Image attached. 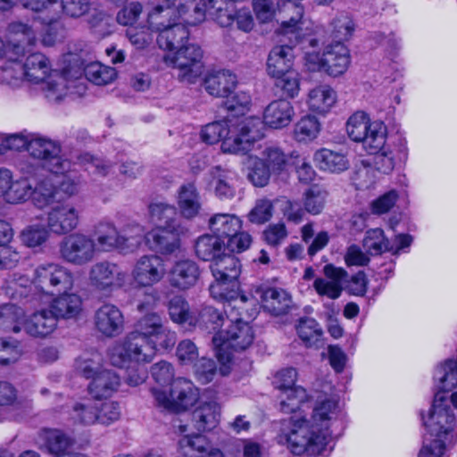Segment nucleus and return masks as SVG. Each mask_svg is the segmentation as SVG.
<instances>
[{
	"instance_id": "f257e3e1",
	"label": "nucleus",
	"mask_w": 457,
	"mask_h": 457,
	"mask_svg": "<svg viewBox=\"0 0 457 457\" xmlns=\"http://www.w3.org/2000/svg\"><path fill=\"white\" fill-rule=\"evenodd\" d=\"M278 401L281 411L293 413L281 430L280 441L295 455L321 454L331 438L330 427L339 415L337 401L327 397L318 400L309 420L299 412L308 401L303 387L296 386L278 393Z\"/></svg>"
},
{
	"instance_id": "f03ea898",
	"label": "nucleus",
	"mask_w": 457,
	"mask_h": 457,
	"mask_svg": "<svg viewBox=\"0 0 457 457\" xmlns=\"http://www.w3.org/2000/svg\"><path fill=\"white\" fill-rule=\"evenodd\" d=\"M176 341V332L165 326L161 315L149 312L137 320L132 332L109 348L108 358L112 365L127 370L128 384L136 386L145 381V365L157 349H171Z\"/></svg>"
},
{
	"instance_id": "7ed1b4c3",
	"label": "nucleus",
	"mask_w": 457,
	"mask_h": 457,
	"mask_svg": "<svg viewBox=\"0 0 457 457\" xmlns=\"http://www.w3.org/2000/svg\"><path fill=\"white\" fill-rule=\"evenodd\" d=\"M21 40L10 45L6 51V62L2 69L1 81L11 87H20L24 82L38 86L46 97L58 102L68 94H80V83L68 79L71 69L62 72L52 70L49 59L42 53H30Z\"/></svg>"
},
{
	"instance_id": "20e7f679",
	"label": "nucleus",
	"mask_w": 457,
	"mask_h": 457,
	"mask_svg": "<svg viewBox=\"0 0 457 457\" xmlns=\"http://www.w3.org/2000/svg\"><path fill=\"white\" fill-rule=\"evenodd\" d=\"M284 6L287 11H293L295 15L283 23L281 31L285 35L295 34V40L291 37L289 40L301 46L304 68L309 71H325L334 77L345 72L350 64L348 48L343 43L336 42L326 46L320 51L322 43L317 32L302 19L303 7L292 1H287Z\"/></svg>"
},
{
	"instance_id": "39448f33",
	"label": "nucleus",
	"mask_w": 457,
	"mask_h": 457,
	"mask_svg": "<svg viewBox=\"0 0 457 457\" xmlns=\"http://www.w3.org/2000/svg\"><path fill=\"white\" fill-rule=\"evenodd\" d=\"M262 122L259 118L248 117L234 121H214L201 129V139L209 145L221 142V150L228 154H248L262 138Z\"/></svg>"
},
{
	"instance_id": "423d86ee",
	"label": "nucleus",
	"mask_w": 457,
	"mask_h": 457,
	"mask_svg": "<svg viewBox=\"0 0 457 457\" xmlns=\"http://www.w3.org/2000/svg\"><path fill=\"white\" fill-rule=\"evenodd\" d=\"M216 318L209 320V328L214 332L212 343L216 349V356L220 364V373L228 375L234 365L233 356L229 350L242 352L248 348L253 341L254 335L252 327L240 319L229 318L222 320L219 324L213 321Z\"/></svg>"
},
{
	"instance_id": "0eeeda50",
	"label": "nucleus",
	"mask_w": 457,
	"mask_h": 457,
	"mask_svg": "<svg viewBox=\"0 0 457 457\" xmlns=\"http://www.w3.org/2000/svg\"><path fill=\"white\" fill-rule=\"evenodd\" d=\"M149 220L155 227L145 236L149 248L163 254L175 252L182 231L176 208L162 202L153 203L149 206Z\"/></svg>"
},
{
	"instance_id": "6e6552de",
	"label": "nucleus",
	"mask_w": 457,
	"mask_h": 457,
	"mask_svg": "<svg viewBox=\"0 0 457 457\" xmlns=\"http://www.w3.org/2000/svg\"><path fill=\"white\" fill-rule=\"evenodd\" d=\"M0 327L5 331H24L33 337H46L57 327L56 317L49 309H42L27 317L24 311L12 303L0 307Z\"/></svg>"
},
{
	"instance_id": "1a4fd4ad",
	"label": "nucleus",
	"mask_w": 457,
	"mask_h": 457,
	"mask_svg": "<svg viewBox=\"0 0 457 457\" xmlns=\"http://www.w3.org/2000/svg\"><path fill=\"white\" fill-rule=\"evenodd\" d=\"M420 417L429 439L454 445L457 438L455 415L444 395L436 393L431 406L427 411H421Z\"/></svg>"
},
{
	"instance_id": "9d476101",
	"label": "nucleus",
	"mask_w": 457,
	"mask_h": 457,
	"mask_svg": "<svg viewBox=\"0 0 457 457\" xmlns=\"http://www.w3.org/2000/svg\"><path fill=\"white\" fill-rule=\"evenodd\" d=\"M346 132L353 141L361 143L368 154L378 153L386 145V126L379 120H370L363 111H357L348 118Z\"/></svg>"
},
{
	"instance_id": "9b49d317",
	"label": "nucleus",
	"mask_w": 457,
	"mask_h": 457,
	"mask_svg": "<svg viewBox=\"0 0 457 457\" xmlns=\"http://www.w3.org/2000/svg\"><path fill=\"white\" fill-rule=\"evenodd\" d=\"M214 281L210 286L211 295L216 300H234L235 306L245 298L237 296V278L240 274L239 261L233 255L221 254L210 265Z\"/></svg>"
},
{
	"instance_id": "f8f14e48",
	"label": "nucleus",
	"mask_w": 457,
	"mask_h": 457,
	"mask_svg": "<svg viewBox=\"0 0 457 457\" xmlns=\"http://www.w3.org/2000/svg\"><path fill=\"white\" fill-rule=\"evenodd\" d=\"M31 284L35 293L53 295L61 291L71 290L74 287V275L71 270L59 263H41L33 270Z\"/></svg>"
},
{
	"instance_id": "ddd939ff",
	"label": "nucleus",
	"mask_w": 457,
	"mask_h": 457,
	"mask_svg": "<svg viewBox=\"0 0 457 457\" xmlns=\"http://www.w3.org/2000/svg\"><path fill=\"white\" fill-rule=\"evenodd\" d=\"M202 56V50L197 45L187 42L175 51L168 52L163 60L167 66L178 71L180 81L194 83L204 71Z\"/></svg>"
},
{
	"instance_id": "4468645a",
	"label": "nucleus",
	"mask_w": 457,
	"mask_h": 457,
	"mask_svg": "<svg viewBox=\"0 0 457 457\" xmlns=\"http://www.w3.org/2000/svg\"><path fill=\"white\" fill-rule=\"evenodd\" d=\"M156 404L171 411H185L199 399L198 389L187 379L178 378L168 390L152 388Z\"/></svg>"
},
{
	"instance_id": "2eb2a0df",
	"label": "nucleus",
	"mask_w": 457,
	"mask_h": 457,
	"mask_svg": "<svg viewBox=\"0 0 457 457\" xmlns=\"http://www.w3.org/2000/svg\"><path fill=\"white\" fill-rule=\"evenodd\" d=\"M127 272L117 263L101 261L88 270V285L98 294L110 296L125 286Z\"/></svg>"
},
{
	"instance_id": "dca6fc26",
	"label": "nucleus",
	"mask_w": 457,
	"mask_h": 457,
	"mask_svg": "<svg viewBox=\"0 0 457 457\" xmlns=\"http://www.w3.org/2000/svg\"><path fill=\"white\" fill-rule=\"evenodd\" d=\"M23 7L39 13L43 23L51 24L65 13L80 17L88 10L89 0H21Z\"/></svg>"
},
{
	"instance_id": "f3484780",
	"label": "nucleus",
	"mask_w": 457,
	"mask_h": 457,
	"mask_svg": "<svg viewBox=\"0 0 457 457\" xmlns=\"http://www.w3.org/2000/svg\"><path fill=\"white\" fill-rule=\"evenodd\" d=\"M75 158V162L71 161V170L64 173H54V175H62V180L55 181L54 183L58 190H61L68 196L74 195L79 191L80 178L77 174L75 169L76 165H80L84 167L88 173L98 176H106L112 169V165L109 162L94 157L88 154H77Z\"/></svg>"
},
{
	"instance_id": "a211bd4d",
	"label": "nucleus",
	"mask_w": 457,
	"mask_h": 457,
	"mask_svg": "<svg viewBox=\"0 0 457 457\" xmlns=\"http://www.w3.org/2000/svg\"><path fill=\"white\" fill-rule=\"evenodd\" d=\"M28 152L42 161V165L51 173H64L71 170V161L61 154L60 145L46 137L29 134Z\"/></svg>"
},
{
	"instance_id": "6ab92c4d",
	"label": "nucleus",
	"mask_w": 457,
	"mask_h": 457,
	"mask_svg": "<svg viewBox=\"0 0 457 457\" xmlns=\"http://www.w3.org/2000/svg\"><path fill=\"white\" fill-rule=\"evenodd\" d=\"M97 253L96 244L90 236L77 232L65 237L60 244V255L68 263L83 266Z\"/></svg>"
},
{
	"instance_id": "aec40b11",
	"label": "nucleus",
	"mask_w": 457,
	"mask_h": 457,
	"mask_svg": "<svg viewBox=\"0 0 457 457\" xmlns=\"http://www.w3.org/2000/svg\"><path fill=\"white\" fill-rule=\"evenodd\" d=\"M131 230H137V238L143 233L142 226L131 223L128 224L121 232L110 220H101L95 227V239L97 253H108L114 249H125Z\"/></svg>"
},
{
	"instance_id": "412c9836",
	"label": "nucleus",
	"mask_w": 457,
	"mask_h": 457,
	"mask_svg": "<svg viewBox=\"0 0 457 457\" xmlns=\"http://www.w3.org/2000/svg\"><path fill=\"white\" fill-rule=\"evenodd\" d=\"M169 314L171 320L179 324H188L189 326L203 327L209 328V320L215 317L213 322L219 324L222 320V313L217 309L205 306L196 315L194 312L189 311L188 303L181 296L173 297L169 303Z\"/></svg>"
},
{
	"instance_id": "4be33fe9",
	"label": "nucleus",
	"mask_w": 457,
	"mask_h": 457,
	"mask_svg": "<svg viewBox=\"0 0 457 457\" xmlns=\"http://www.w3.org/2000/svg\"><path fill=\"white\" fill-rule=\"evenodd\" d=\"M79 218L80 211L74 204L58 203L48 211L46 225L51 233L65 235L77 228Z\"/></svg>"
},
{
	"instance_id": "5701e85b",
	"label": "nucleus",
	"mask_w": 457,
	"mask_h": 457,
	"mask_svg": "<svg viewBox=\"0 0 457 457\" xmlns=\"http://www.w3.org/2000/svg\"><path fill=\"white\" fill-rule=\"evenodd\" d=\"M287 21H283L278 29V34L285 37V39L280 40L284 45L273 47L267 60V72L273 79L295 71L293 69L294 54L292 48L298 43H291L289 40V37H291L294 41L295 34L285 35L282 33V25Z\"/></svg>"
},
{
	"instance_id": "b1692460",
	"label": "nucleus",
	"mask_w": 457,
	"mask_h": 457,
	"mask_svg": "<svg viewBox=\"0 0 457 457\" xmlns=\"http://www.w3.org/2000/svg\"><path fill=\"white\" fill-rule=\"evenodd\" d=\"M166 273L164 262L155 254L144 255L135 263L131 276L137 287H152L159 283Z\"/></svg>"
},
{
	"instance_id": "393cba45",
	"label": "nucleus",
	"mask_w": 457,
	"mask_h": 457,
	"mask_svg": "<svg viewBox=\"0 0 457 457\" xmlns=\"http://www.w3.org/2000/svg\"><path fill=\"white\" fill-rule=\"evenodd\" d=\"M94 325L102 336L114 337L124 329V317L118 306L106 303L95 312Z\"/></svg>"
},
{
	"instance_id": "a878e982",
	"label": "nucleus",
	"mask_w": 457,
	"mask_h": 457,
	"mask_svg": "<svg viewBox=\"0 0 457 457\" xmlns=\"http://www.w3.org/2000/svg\"><path fill=\"white\" fill-rule=\"evenodd\" d=\"M323 271L325 278H316L313 283L316 292L330 299L338 298L343 290V283L347 277L346 271L331 264L326 265Z\"/></svg>"
},
{
	"instance_id": "bb28decb",
	"label": "nucleus",
	"mask_w": 457,
	"mask_h": 457,
	"mask_svg": "<svg viewBox=\"0 0 457 457\" xmlns=\"http://www.w3.org/2000/svg\"><path fill=\"white\" fill-rule=\"evenodd\" d=\"M295 116V109L292 104L286 99H278L270 102L264 109L263 120L264 124L271 129H283L287 127ZM263 127L262 128V130ZM263 135V133L262 132Z\"/></svg>"
},
{
	"instance_id": "cd10ccee",
	"label": "nucleus",
	"mask_w": 457,
	"mask_h": 457,
	"mask_svg": "<svg viewBox=\"0 0 457 457\" xmlns=\"http://www.w3.org/2000/svg\"><path fill=\"white\" fill-rule=\"evenodd\" d=\"M200 275L197 264L190 259L177 260L169 271L170 285L179 289L193 287Z\"/></svg>"
},
{
	"instance_id": "c85d7f7f",
	"label": "nucleus",
	"mask_w": 457,
	"mask_h": 457,
	"mask_svg": "<svg viewBox=\"0 0 457 457\" xmlns=\"http://www.w3.org/2000/svg\"><path fill=\"white\" fill-rule=\"evenodd\" d=\"M337 92L328 84L312 87L306 96V104L312 112L325 115L337 103Z\"/></svg>"
},
{
	"instance_id": "c756f323",
	"label": "nucleus",
	"mask_w": 457,
	"mask_h": 457,
	"mask_svg": "<svg viewBox=\"0 0 457 457\" xmlns=\"http://www.w3.org/2000/svg\"><path fill=\"white\" fill-rule=\"evenodd\" d=\"M262 306L273 315L286 313L292 303L290 295L283 288L262 287L256 290Z\"/></svg>"
},
{
	"instance_id": "7c9ffc66",
	"label": "nucleus",
	"mask_w": 457,
	"mask_h": 457,
	"mask_svg": "<svg viewBox=\"0 0 457 457\" xmlns=\"http://www.w3.org/2000/svg\"><path fill=\"white\" fill-rule=\"evenodd\" d=\"M44 446L56 457H87L72 452L73 439L57 429L46 430L43 434Z\"/></svg>"
},
{
	"instance_id": "2f4dec72",
	"label": "nucleus",
	"mask_w": 457,
	"mask_h": 457,
	"mask_svg": "<svg viewBox=\"0 0 457 457\" xmlns=\"http://www.w3.org/2000/svg\"><path fill=\"white\" fill-rule=\"evenodd\" d=\"M236 85V75L227 70L212 71L204 79L205 90L217 97H228Z\"/></svg>"
},
{
	"instance_id": "473e14b6",
	"label": "nucleus",
	"mask_w": 457,
	"mask_h": 457,
	"mask_svg": "<svg viewBox=\"0 0 457 457\" xmlns=\"http://www.w3.org/2000/svg\"><path fill=\"white\" fill-rule=\"evenodd\" d=\"M220 418V406L215 400H202L200 405L193 412L195 427L198 431H208L215 428Z\"/></svg>"
},
{
	"instance_id": "72a5a7b5",
	"label": "nucleus",
	"mask_w": 457,
	"mask_h": 457,
	"mask_svg": "<svg viewBox=\"0 0 457 457\" xmlns=\"http://www.w3.org/2000/svg\"><path fill=\"white\" fill-rule=\"evenodd\" d=\"M120 377L112 370L104 369L91 378L88 392L95 399L107 398L117 391Z\"/></svg>"
},
{
	"instance_id": "f704fd0d",
	"label": "nucleus",
	"mask_w": 457,
	"mask_h": 457,
	"mask_svg": "<svg viewBox=\"0 0 457 457\" xmlns=\"http://www.w3.org/2000/svg\"><path fill=\"white\" fill-rule=\"evenodd\" d=\"M49 311H52L56 317V320L59 318H76L82 311V299L77 294L65 291L53 300Z\"/></svg>"
},
{
	"instance_id": "c9c22d12",
	"label": "nucleus",
	"mask_w": 457,
	"mask_h": 457,
	"mask_svg": "<svg viewBox=\"0 0 457 457\" xmlns=\"http://www.w3.org/2000/svg\"><path fill=\"white\" fill-rule=\"evenodd\" d=\"M313 162L320 170L330 173H340L349 168V161L343 153L328 148L317 150Z\"/></svg>"
},
{
	"instance_id": "e433bc0d",
	"label": "nucleus",
	"mask_w": 457,
	"mask_h": 457,
	"mask_svg": "<svg viewBox=\"0 0 457 457\" xmlns=\"http://www.w3.org/2000/svg\"><path fill=\"white\" fill-rule=\"evenodd\" d=\"M242 220L230 213H216L208 221L209 229L220 239L228 238L242 229Z\"/></svg>"
},
{
	"instance_id": "4c0bfd02",
	"label": "nucleus",
	"mask_w": 457,
	"mask_h": 457,
	"mask_svg": "<svg viewBox=\"0 0 457 457\" xmlns=\"http://www.w3.org/2000/svg\"><path fill=\"white\" fill-rule=\"evenodd\" d=\"M157 43L159 46L168 52H173L188 40V30L179 21L158 33Z\"/></svg>"
},
{
	"instance_id": "58836bf2",
	"label": "nucleus",
	"mask_w": 457,
	"mask_h": 457,
	"mask_svg": "<svg viewBox=\"0 0 457 457\" xmlns=\"http://www.w3.org/2000/svg\"><path fill=\"white\" fill-rule=\"evenodd\" d=\"M196 255L204 261L214 262L224 253L225 244L213 234H205L197 238L195 244Z\"/></svg>"
},
{
	"instance_id": "ea45409f",
	"label": "nucleus",
	"mask_w": 457,
	"mask_h": 457,
	"mask_svg": "<svg viewBox=\"0 0 457 457\" xmlns=\"http://www.w3.org/2000/svg\"><path fill=\"white\" fill-rule=\"evenodd\" d=\"M178 205L180 213L186 219L196 216L201 209L200 197L193 184L180 187L178 195Z\"/></svg>"
},
{
	"instance_id": "a19ab883",
	"label": "nucleus",
	"mask_w": 457,
	"mask_h": 457,
	"mask_svg": "<svg viewBox=\"0 0 457 457\" xmlns=\"http://www.w3.org/2000/svg\"><path fill=\"white\" fill-rule=\"evenodd\" d=\"M32 202L39 209L52 205L57 201L58 187L52 178L40 179L32 187Z\"/></svg>"
},
{
	"instance_id": "79ce46f5",
	"label": "nucleus",
	"mask_w": 457,
	"mask_h": 457,
	"mask_svg": "<svg viewBox=\"0 0 457 457\" xmlns=\"http://www.w3.org/2000/svg\"><path fill=\"white\" fill-rule=\"evenodd\" d=\"M179 21L177 11L170 6H156L147 14L149 29L155 33H160L165 29Z\"/></svg>"
},
{
	"instance_id": "37998d69",
	"label": "nucleus",
	"mask_w": 457,
	"mask_h": 457,
	"mask_svg": "<svg viewBox=\"0 0 457 457\" xmlns=\"http://www.w3.org/2000/svg\"><path fill=\"white\" fill-rule=\"evenodd\" d=\"M176 11L179 20L181 19L187 25H196L202 22L208 12L203 0H183Z\"/></svg>"
},
{
	"instance_id": "c03bdc74",
	"label": "nucleus",
	"mask_w": 457,
	"mask_h": 457,
	"mask_svg": "<svg viewBox=\"0 0 457 457\" xmlns=\"http://www.w3.org/2000/svg\"><path fill=\"white\" fill-rule=\"evenodd\" d=\"M320 122L311 114L302 117L295 125L294 137L295 139L301 143L313 141L318 137L320 132Z\"/></svg>"
},
{
	"instance_id": "a18cd8bd",
	"label": "nucleus",
	"mask_w": 457,
	"mask_h": 457,
	"mask_svg": "<svg viewBox=\"0 0 457 457\" xmlns=\"http://www.w3.org/2000/svg\"><path fill=\"white\" fill-rule=\"evenodd\" d=\"M31 281L32 278H29L28 276L21 272H16L6 279L3 287V290L5 295L11 298L27 296L29 292H35Z\"/></svg>"
},
{
	"instance_id": "49530a36",
	"label": "nucleus",
	"mask_w": 457,
	"mask_h": 457,
	"mask_svg": "<svg viewBox=\"0 0 457 457\" xmlns=\"http://www.w3.org/2000/svg\"><path fill=\"white\" fill-rule=\"evenodd\" d=\"M300 339L307 347H319L321 343L322 329L312 318H303L296 327Z\"/></svg>"
},
{
	"instance_id": "de8ad7c7",
	"label": "nucleus",
	"mask_w": 457,
	"mask_h": 457,
	"mask_svg": "<svg viewBox=\"0 0 457 457\" xmlns=\"http://www.w3.org/2000/svg\"><path fill=\"white\" fill-rule=\"evenodd\" d=\"M102 361L103 358L99 353H85L76 360L75 368L78 373L86 378H92L104 370Z\"/></svg>"
},
{
	"instance_id": "09e8293b",
	"label": "nucleus",
	"mask_w": 457,
	"mask_h": 457,
	"mask_svg": "<svg viewBox=\"0 0 457 457\" xmlns=\"http://www.w3.org/2000/svg\"><path fill=\"white\" fill-rule=\"evenodd\" d=\"M328 194L320 187L313 186L303 195V205L306 212L312 215L320 214L324 209Z\"/></svg>"
},
{
	"instance_id": "8fccbe9b",
	"label": "nucleus",
	"mask_w": 457,
	"mask_h": 457,
	"mask_svg": "<svg viewBox=\"0 0 457 457\" xmlns=\"http://www.w3.org/2000/svg\"><path fill=\"white\" fill-rule=\"evenodd\" d=\"M32 185L27 178L12 180L4 196L7 203L17 204L32 198Z\"/></svg>"
},
{
	"instance_id": "3c124183",
	"label": "nucleus",
	"mask_w": 457,
	"mask_h": 457,
	"mask_svg": "<svg viewBox=\"0 0 457 457\" xmlns=\"http://www.w3.org/2000/svg\"><path fill=\"white\" fill-rule=\"evenodd\" d=\"M363 246L370 254H380L392 250L390 242L385 237L380 228L370 229L363 239Z\"/></svg>"
},
{
	"instance_id": "603ef678",
	"label": "nucleus",
	"mask_w": 457,
	"mask_h": 457,
	"mask_svg": "<svg viewBox=\"0 0 457 457\" xmlns=\"http://www.w3.org/2000/svg\"><path fill=\"white\" fill-rule=\"evenodd\" d=\"M206 9L211 15H213L218 23L222 27H228L233 23L232 10L233 4L230 0H208Z\"/></svg>"
},
{
	"instance_id": "864d4df0",
	"label": "nucleus",
	"mask_w": 457,
	"mask_h": 457,
	"mask_svg": "<svg viewBox=\"0 0 457 457\" xmlns=\"http://www.w3.org/2000/svg\"><path fill=\"white\" fill-rule=\"evenodd\" d=\"M247 165L250 169L248 173L249 180L256 187H264L267 185L272 170L262 162V160L258 157L249 155Z\"/></svg>"
},
{
	"instance_id": "5fc2aeb1",
	"label": "nucleus",
	"mask_w": 457,
	"mask_h": 457,
	"mask_svg": "<svg viewBox=\"0 0 457 457\" xmlns=\"http://www.w3.org/2000/svg\"><path fill=\"white\" fill-rule=\"evenodd\" d=\"M49 233L47 226L33 224L22 230L21 239L26 246L34 248L45 244L49 237Z\"/></svg>"
},
{
	"instance_id": "6e6d98bb",
	"label": "nucleus",
	"mask_w": 457,
	"mask_h": 457,
	"mask_svg": "<svg viewBox=\"0 0 457 457\" xmlns=\"http://www.w3.org/2000/svg\"><path fill=\"white\" fill-rule=\"evenodd\" d=\"M152 377L158 385L153 388L168 390L176 378H174V368L171 363L161 361L152 366Z\"/></svg>"
},
{
	"instance_id": "4d7b16f0",
	"label": "nucleus",
	"mask_w": 457,
	"mask_h": 457,
	"mask_svg": "<svg viewBox=\"0 0 457 457\" xmlns=\"http://www.w3.org/2000/svg\"><path fill=\"white\" fill-rule=\"evenodd\" d=\"M87 79L96 85H106L114 80L116 71L99 62H93L86 68Z\"/></svg>"
},
{
	"instance_id": "13d9d810",
	"label": "nucleus",
	"mask_w": 457,
	"mask_h": 457,
	"mask_svg": "<svg viewBox=\"0 0 457 457\" xmlns=\"http://www.w3.org/2000/svg\"><path fill=\"white\" fill-rule=\"evenodd\" d=\"M275 87L283 95L289 98H295L300 92V74L296 71H289L283 76L274 78Z\"/></svg>"
},
{
	"instance_id": "bf43d9fd",
	"label": "nucleus",
	"mask_w": 457,
	"mask_h": 457,
	"mask_svg": "<svg viewBox=\"0 0 457 457\" xmlns=\"http://www.w3.org/2000/svg\"><path fill=\"white\" fill-rule=\"evenodd\" d=\"M331 34L337 42L348 40L353 30L354 24L353 20L345 13L337 15L331 22Z\"/></svg>"
},
{
	"instance_id": "052dcab7",
	"label": "nucleus",
	"mask_w": 457,
	"mask_h": 457,
	"mask_svg": "<svg viewBox=\"0 0 457 457\" xmlns=\"http://www.w3.org/2000/svg\"><path fill=\"white\" fill-rule=\"evenodd\" d=\"M230 180V172L217 170L211 185L220 199H230L235 195V188Z\"/></svg>"
},
{
	"instance_id": "680f3d73",
	"label": "nucleus",
	"mask_w": 457,
	"mask_h": 457,
	"mask_svg": "<svg viewBox=\"0 0 457 457\" xmlns=\"http://www.w3.org/2000/svg\"><path fill=\"white\" fill-rule=\"evenodd\" d=\"M98 406L90 401L77 403L73 408L72 418L81 424L91 425L98 422Z\"/></svg>"
},
{
	"instance_id": "e2e57ef3",
	"label": "nucleus",
	"mask_w": 457,
	"mask_h": 457,
	"mask_svg": "<svg viewBox=\"0 0 457 457\" xmlns=\"http://www.w3.org/2000/svg\"><path fill=\"white\" fill-rule=\"evenodd\" d=\"M21 350L16 340L0 338V365L7 366L17 362Z\"/></svg>"
},
{
	"instance_id": "0e129e2a",
	"label": "nucleus",
	"mask_w": 457,
	"mask_h": 457,
	"mask_svg": "<svg viewBox=\"0 0 457 457\" xmlns=\"http://www.w3.org/2000/svg\"><path fill=\"white\" fill-rule=\"evenodd\" d=\"M154 32L148 25L146 27H131L126 30V37L136 48L143 49L153 41Z\"/></svg>"
},
{
	"instance_id": "69168bd1",
	"label": "nucleus",
	"mask_w": 457,
	"mask_h": 457,
	"mask_svg": "<svg viewBox=\"0 0 457 457\" xmlns=\"http://www.w3.org/2000/svg\"><path fill=\"white\" fill-rule=\"evenodd\" d=\"M273 215V204L269 199H260L250 212L248 218L253 223L267 222Z\"/></svg>"
},
{
	"instance_id": "338daca9",
	"label": "nucleus",
	"mask_w": 457,
	"mask_h": 457,
	"mask_svg": "<svg viewBox=\"0 0 457 457\" xmlns=\"http://www.w3.org/2000/svg\"><path fill=\"white\" fill-rule=\"evenodd\" d=\"M262 162L273 171L282 170L287 164V157L278 147H267L262 152Z\"/></svg>"
},
{
	"instance_id": "774afa93",
	"label": "nucleus",
	"mask_w": 457,
	"mask_h": 457,
	"mask_svg": "<svg viewBox=\"0 0 457 457\" xmlns=\"http://www.w3.org/2000/svg\"><path fill=\"white\" fill-rule=\"evenodd\" d=\"M453 445L425 437L418 457H447L446 451Z\"/></svg>"
}]
</instances>
